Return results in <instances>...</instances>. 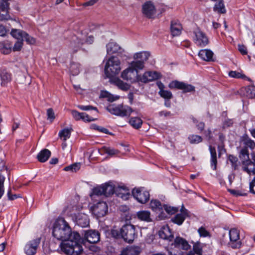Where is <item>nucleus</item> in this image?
Returning a JSON list of instances; mask_svg holds the SVG:
<instances>
[{"mask_svg":"<svg viewBox=\"0 0 255 255\" xmlns=\"http://www.w3.org/2000/svg\"><path fill=\"white\" fill-rule=\"evenodd\" d=\"M84 40V44H92L94 41V37L93 36H88L85 37H81Z\"/></svg>","mask_w":255,"mask_h":255,"instance_id":"obj_61","label":"nucleus"},{"mask_svg":"<svg viewBox=\"0 0 255 255\" xmlns=\"http://www.w3.org/2000/svg\"><path fill=\"white\" fill-rule=\"evenodd\" d=\"M98 151L102 155L104 153H107L110 156H114L117 155L119 153V151L118 150L107 147H103L101 149H99Z\"/></svg>","mask_w":255,"mask_h":255,"instance_id":"obj_37","label":"nucleus"},{"mask_svg":"<svg viewBox=\"0 0 255 255\" xmlns=\"http://www.w3.org/2000/svg\"><path fill=\"white\" fill-rule=\"evenodd\" d=\"M134 198L140 203L145 204L149 199L150 195L143 187L134 188L132 191Z\"/></svg>","mask_w":255,"mask_h":255,"instance_id":"obj_6","label":"nucleus"},{"mask_svg":"<svg viewBox=\"0 0 255 255\" xmlns=\"http://www.w3.org/2000/svg\"><path fill=\"white\" fill-rule=\"evenodd\" d=\"M129 124L133 128L138 129L141 127L142 124V121L139 118L132 117L129 120Z\"/></svg>","mask_w":255,"mask_h":255,"instance_id":"obj_39","label":"nucleus"},{"mask_svg":"<svg viewBox=\"0 0 255 255\" xmlns=\"http://www.w3.org/2000/svg\"><path fill=\"white\" fill-rule=\"evenodd\" d=\"M80 168V164L76 163L64 167V170L66 171L76 172Z\"/></svg>","mask_w":255,"mask_h":255,"instance_id":"obj_49","label":"nucleus"},{"mask_svg":"<svg viewBox=\"0 0 255 255\" xmlns=\"http://www.w3.org/2000/svg\"><path fill=\"white\" fill-rule=\"evenodd\" d=\"M156 85L159 89L158 94L161 97L167 100H170L173 98V95L170 91L164 90V85L161 81H157Z\"/></svg>","mask_w":255,"mask_h":255,"instance_id":"obj_21","label":"nucleus"},{"mask_svg":"<svg viewBox=\"0 0 255 255\" xmlns=\"http://www.w3.org/2000/svg\"><path fill=\"white\" fill-rule=\"evenodd\" d=\"M104 195V189L103 185H102L101 186H99V187L94 188L93 190L92 194L91 196H92L93 195L99 196V195Z\"/></svg>","mask_w":255,"mask_h":255,"instance_id":"obj_52","label":"nucleus"},{"mask_svg":"<svg viewBox=\"0 0 255 255\" xmlns=\"http://www.w3.org/2000/svg\"><path fill=\"white\" fill-rule=\"evenodd\" d=\"M180 213L177 214L174 217L171 219L172 222L178 225H181L188 215V210L185 209L183 205H182L180 209Z\"/></svg>","mask_w":255,"mask_h":255,"instance_id":"obj_19","label":"nucleus"},{"mask_svg":"<svg viewBox=\"0 0 255 255\" xmlns=\"http://www.w3.org/2000/svg\"><path fill=\"white\" fill-rule=\"evenodd\" d=\"M40 243V239L37 238L28 242L25 246L24 252L27 255H34Z\"/></svg>","mask_w":255,"mask_h":255,"instance_id":"obj_12","label":"nucleus"},{"mask_svg":"<svg viewBox=\"0 0 255 255\" xmlns=\"http://www.w3.org/2000/svg\"><path fill=\"white\" fill-rule=\"evenodd\" d=\"M209 150L211 154V166L213 167V169L215 170L217 169V153L216 150L214 147L211 145L209 146Z\"/></svg>","mask_w":255,"mask_h":255,"instance_id":"obj_33","label":"nucleus"},{"mask_svg":"<svg viewBox=\"0 0 255 255\" xmlns=\"http://www.w3.org/2000/svg\"><path fill=\"white\" fill-rule=\"evenodd\" d=\"M12 50V43L8 40L0 42V51L3 54H8Z\"/></svg>","mask_w":255,"mask_h":255,"instance_id":"obj_28","label":"nucleus"},{"mask_svg":"<svg viewBox=\"0 0 255 255\" xmlns=\"http://www.w3.org/2000/svg\"><path fill=\"white\" fill-rule=\"evenodd\" d=\"M250 191L255 194V177L250 184Z\"/></svg>","mask_w":255,"mask_h":255,"instance_id":"obj_64","label":"nucleus"},{"mask_svg":"<svg viewBox=\"0 0 255 255\" xmlns=\"http://www.w3.org/2000/svg\"><path fill=\"white\" fill-rule=\"evenodd\" d=\"M107 54L112 55L116 54L119 56L124 55L125 50L116 42H110L106 45Z\"/></svg>","mask_w":255,"mask_h":255,"instance_id":"obj_11","label":"nucleus"},{"mask_svg":"<svg viewBox=\"0 0 255 255\" xmlns=\"http://www.w3.org/2000/svg\"><path fill=\"white\" fill-rule=\"evenodd\" d=\"M76 222L78 225L85 227L89 224L88 217L85 214L78 213L76 216Z\"/></svg>","mask_w":255,"mask_h":255,"instance_id":"obj_26","label":"nucleus"},{"mask_svg":"<svg viewBox=\"0 0 255 255\" xmlns=\"http://www.w3.org/2000/svg\"><path fill=\"white\" fill-rule=\"evenodd\" d=\"M229 75L231 77L235 78H243V79H244L246 77V76L245 75L242 74L241 73L237 72V71H230L229 73Z\"/></svg>","mask_w":255,"mask_h":255,"instance_id":"obj_56","label":"nucleus"},{"mask_svg":"<svg viewBox=\"0 0 255 255\" xmlns=\"http://www.w3.org/2000/svg\"><path fill=\"white\" fill-rule=\"evenodd\" d=\"M23 40H17V41L14 43V46L12 48V50L13 51H20L23 45Z\"/></svg>","mask_w":255,"mask_h":255,"instance_id":"obj_55","label":"nucleus"},{"mask_svg":"<svg viewBox=\"0 0 255 255\" xmlns=\"http://www.w3.org/2000/svg\"><path fill=\"white\" fill-rule=\"evenodd\" d=\"M228 191L232 194L236 196H247V194L246 193H242L239 190H236L234 189H228Z\"/></svg>","mask_w":255,"mask_h":255,"instance_id":"obj_60","label":"nucleus"},{"mask_svg":"<svg viewBox=\"0 0 255 255\" xmlns=\"http://www.w3.org/2000/svg\"><path fill=\"white\" fill-rule=\"evenodd\" d=\"M137 219L140 221L150 222L152 221L150 213L148 211H140L136 213Z\"/></svg>","mask_w":255,"mask_h":255,"instance_id":"obj_31","label":"nucleus"},{"mask_svg":"<svg viewBox=\"0 0 255 255\" xmlns=\"http://www.w3.org/2000/svg\"><path fill=\"white\" fill-rule=\"evenodd\" d=\"M22 39L25 40L27 44L31 45L35 44L36 41L34 38L29 35L26 32H25L24 35H23Z\"/></svg>","mask_w":255,"mask_h":255,"instance_id":"obj_51","label":"nucleus"},{"mask_svg":"<svg viewBox=\"0 0 255 255\" xmlns=\"http://www.w3.org/2000/svg\"><path fill=\"white\" fill-rule=\"evenodd\" d=\"M71 114L73 117L76 120L79 121L80 120L84 122H91L94 121V119L90 117L87 114L85 113H79L76 110H72Z\"/></svg>","mask_w":255,"mask_h":255,"instance_id":"obj_24","label":"nucleus"},{"mask_svg":"<svg viewBox=\"0 0 255 255\" xmlns=\"http://www.w3.org/2000/svg\"><path fill=\"white\" fill-rule=\"evenodd\" d=\"M246 96L250 99L255 98V86H249L246 88Z\"/></svg>","mask_w":255,"mask_h":255,"instance_id":"obj_48","label":"nucleus"},{"mask_svg":"<svg viewBox=\"0 0 255 255\" xmlns=\"http://www.w3.org/2000/svg\"><path fill=\"white\" fill-rule=\"evenodd\" d=\"M182 26L177 20H172L170 24V31L173 36L179 35L182 31Z\"/></svg>","mask_w":255,"mask_h":255,"instance_id":"obj_25","label":"nucleus"},{"mask_svg":"<svg viewBox=\"0 0 255 255\" xmlns=\"http://www.w3.org/2000/svg\"><path fill=\"white\" fill-rule=\"evenodd\" d=\"M101 96L104 98H107L108 101L111 102L116 101L120 98V96H114L107 91L103 92L101 94Z\"/></svg>","mask_w":255,"mask_h":255,"instance_id":"obj_46","label":"nucleus"},{"mask_svg":"<svg viewBox=\"0 0 255 255\" xmlns=\"http://www.w3.org/2000/svg\"><path fill=\"white\" fill-rule=\"evenodd\" d=\"M116 193L124 199H127L129 195V190L125 186L119 187L116 188Z\"/></svg>","mask_w":255,"mask_h":255,"instance_id":"obj_38","label":"nucleus"},{"mask_svg":"<svg viewBox=\"0 0 255 255\" xmlns=\"http://www.w3.org/2000/svg\"><path fill=\"white\" fill-rule=\"evenodd\" d=\"M72 130V128H64L59 131L58 135L61 139H62L63 141H65L67 139L70 138Z\"/></svg>","mask_w":255,"mask_h":255,"instance_id":"obj_40","label":"nucleus"},{"mask_svg":"<svg viewBox=\"0 0 255 255\" xmlns=\"http://www.w3.org/2000/svg\"><path fill=\"white\" fill-rule=\"evenodd\" d=\"M104 189V195L109 196L116 193V189L114 185L112 182H108L103 185Z\"/></svg>","mask_w":255,"mask_h":255,"instance_id":"obj_34","label":"nucleus"},{"mask_svg":"<svg viewBox=\"0 0 255 255\" xmlns=\"http://www.w3.org/2000/svg\"><path fill=\"white\" fill-rule=\"evenodd\" d=\"M171 246L178 249L186 251L190 249L191 248L188 242L185 239L180 237H177L175 239L174 243L171 244Z\"/></svg>","mask_w":255,"mask_h":255,"instance_id":"obj_17","label":"nucleus"},{"mask_svg":"<svg viewBox=\"0 0 255 255\" xmlns=\"http://www.w3.org/2000/svg\"><path fill=\"white\" fill-rule=\"evenodd\" d=\"M214 11L219 13H225L226 12L224 4L222 0L217 2L214 6Z\"/></svg>","mask_w":255,"mask_h":255,"instance_id":"obj_42","label":"nucleus"},{"mask_svg":"<svg viewBox=\"0 0 255 255\" xmlns=\"http://www.w3.org/2000/svg\"><path fill=\"white\" fill-rule=\"evenodd\" d=\"M52 235L57 240L62 241L60 247L66 255H80L83 252L82 241L79 234L72 232L64 219L61 218L56 220Z\"/></svg>","mask_w":255,"mask_h":255,"instance_id":"obj_1","label":"nucleus"},{"mask_svg":"<svg viewBox=\"0 0 255 255\" xmlns=\"http://www.w3.org/2000/svg\"><path fill=\"white\" fill-rule=\"evenodd\" d=\"M241 142L244 145L243 148H246L248 150V148L253 149L255 147V142L247 134L244 135L241 137Z\"/></svg>","mask_w":255,"mask_h":255,"instance_id":"obj_27","label":"nucleus"},{"mask_svg":"<svg viewBox=\"0 0 255 255\" xmlns=\"http://www.w3.org/2000/svg\"><path fill=\"white\" fill-rule=\"evenodd\" d=\"M83 44L84 40L81 37L74 35L72 37L69 47L71 49L72 52L75 53L81 48Z\"/></svg>","mask_w":255,"mask_h":255,"instance_id":"obj_14","label":"nucleus"},{"mask_svg":"<svg viewBox=\"0 0 255 255\" xmlns=\"http://www.w3.org/2000/svg\"><path fill=\"white\" fill-rule=\"evenodd\" d=\"M122 68L119 59L114 56H111L107 60L105 66V74L107 78H111L118 74Z\"/></svg>","mask_w":255,"mask_h":255,"instance_id":"obj_2","label":"nucleus"},{"mask_svg":"<svg viewBox=\"0 0 255 255\" xmlns=\"http://www.w3.org/2000/svg\"><path fill=\"white\" fill-rule=\"evenodd\" d=\"M230 242L229 246L233 249H239L241 246V242L240 240V232L235 228L231 229L229 233Z\"/></svg>","mask_w":255,"mask_h":255,"instance_id":"obj_7","label":"nucleus"},{"mask_svg":"<svg viewBox=\"0 0 255 255\" xmlns=\"http://www.w3.org/2000/svg\"><path fill=\"white\" fill-rule=\"evenodd\" d=\"M108 205L105 202H99L93 208L94 214L98 217L101 218L105 216L108 212Z\"/></svg>","mask_w":255,"mask_h":255,"instance_id":"obj_13","label":"nucleus"},{"mask_svg":"<svg viewBox=\"0 0 255 255\" xmlns=\"http://www.w3.org/2000/svg\"><path fill=\"white\" fill-rule=\"evenodd\" d=\"M160 238L164 240L171 241L173 239V235L171 229L168 226H163L159 232Z\"/></svg>","mask_w":255,"mask_h":255,"instance_id":"obj_23","label":"nucleus"},{"mask_svg":"<svg viewBox=\"0 0 255 255\" xmlns=\"http://www.w3.org/2000/svg\"><path fill=\"white\" fill-rule=\"evenodd\" d=\"M78 108L81 110L83 111H88L90 110H97V108L93 107L91 106H83V105H79L78 106Z\"/></svg>","mask_w":255,"mask_h":255,"instance_id":"obj_62","label":"nucleus"},{"mask_svg":"<svg viewBox=\"0 0 255 255\" xmlns=\"http://www.w3.org/2000/svg\"><path fill=\"white\" fill-rule=\"evenodd\" d=\"M122 237L128 243H132L135 239L136 234L133 225L127 224L121 228Z\"/></svg>","mask_w":255,"mask_h":255,"instance_id":"obj_5","label":"nucleus"},{"mask_svg":"<svg viewBox=\"0 0 255 255\" xmlns=\"http://www.w3.org/2000/svg\"><path fill=\"white\" fill-rule=\"evenodd\" d=\"M112 82L117 86L120 89L126 91L129 89V85L124 82L120 79L117 78L113 80Z\"/></svg>","mask_w":255,"mask_h":255,"instance_id":"obj_36","label":"nucleus"},{"mask_svg":"<svg viewBox=\"0 0 255 255\" xmlns=\"http://www.w3.org/2000/svg\"><path fill=\"white\" fill-rule=\"evenodd\" d=\"M51 155V152L47 149L42 150L37 155L38 160L40 162H45L46 161Z\"/></svg>","mask_w":255,"mask_h":255,"instance_id":"obj_32","label":"nucleus"},{"mask_svg":"<svg viewBox=\"0 0 255 255\" xmlns=\"http://www.w3.org/2000/svg\"><path fill=\"white\" fill-rule=\"evenodd\" d=\"M160 74L156 71H147L143 75L139 76V81L143 83H147L158 79L160 77Z\"/></svg>","mask_w":255,"mask_h":255,"instance_id":"obj_16","label":"nucleus"},{"mask_svg":"<svg viewBox=\"0 0 255 255\" xmlns=\"http://www.w3.org/2000/svg\"><path fill=\"white\" fill-rule=\"evenodd\" d=\"M0 78L1 85L5 86L12 79L11 74L5 68H0Z\"/></svg>","mask_w":255,"mask_h":255,"instance_id":"obj_22","label":"nucleus"},{"mask_svg":"<svg viewBox=\"0 0 255 255\" xmlns=\"http://www.w3.org/2000/svg\"><path fill=\"white\" fill-rule=\"evenodd\" d=\"M188 139L191 144H198L202 141V137L198 135L192 134L188 136Z\"/></svg>","mask_w":255,"mask_h":255,"instance_id":"obj_47","label":"nucleus"},{"mask_svg":"<svg viewBox=\"0 0 255 255\" xmlns=\"http://www.w3.org/2000/svg\"><path fill=\"white\" fill-rule=\"evenodd\" d=\"M129 67L131 69L136 70L137 73L138 71L144 68V63L142 61L135 60L131 62L129 64Z\"/></svg>","mask_w":255,"mask_h":255,"instance_id":"obj_41","label":"nucleus"},{"mask_svg":"<svg viewBox=\"0 0 255 255\" xmlns=\"http://www.w3.org/2000/svg\"><path fill=\"white\" fill-rule=\"evenodd\" d=\"M168 87L171 89H177L182 90L184 93L191 92L195 91V87L192 85L186 84L177 80L171 82L168 85Z\"/></svg>","mask_w":255,"mask_h":255,"instance_id":"obj_9","label":"nucleus"},{"mask_svg":"<svg viewBox=\"0 0 255 255\" xmlns=\"http://www.w3.org/2000/svg\"><path fill=\"white\" fill-rule=\"evenodd\" d=\"M121 77L125 80L131 83L139 81V76L137 72L128 67L121 73Z\"/></svg>","mask_w":255,"mask_h":255,"instance_id":"obj_8","label":"nucleus"},{"mask_svg":"<svg viewBox=\"0 0 255 255\" xmlns=\"http://www.w3.org/2000/svg\"><path fill=\"white\" fill-rule=\"evenodd\" d=\"M80 65L79 63L72 62L70 64V71L71 74L75 76L78 75L80 72Z\"/></svg>","mask_w":255,"mask_h":255,"instance_id":"obj_45","label":"nucleus"},{"mask_svg":"<svg viewBox=\"0 0 255 255\" xmlns=\"http://www.w3.org/2000/svg\"><path fill=\"white\" fill-rule=\"evenodd\" d=\"M150 56V53L147 51H141L136 53L133 55L134 60L138 61H142L144 63V61H146Z\"/></svg>","mask_w":255,"mask_h":255,"instance_id":"obj_35","label":"nucleus"},{"mask_svg":"<svg viewBox=\"0 0 255 255\" xmlns=\"http://www.w3.org/2000/svg\"><path fill=\"white\" fill-rule=\"evenodd\" d=\"M238 49L241 53L243 55H247L248 53L247 48L244 45L239 44L238 45Z\"/></svg>","mask_w":255,"mask_h":255,"instance_id":"obj_63","label":"nucleus"},{"mask_svg":"<svg viewBox=\"0 0 255 255\" xmlns=\"http://www.w3.org/2000/svg\"><path fill=\"white\" fill-rule=\"evenodd\" d=\"M47 119L50 120L51 122H52L54 120L55 118V114L52 109L49 108L47 109Z\"/></svg>","mask_w":255,"mask_h":255,"instance_id":"obj_59","label":"nucleus"},{"mask_svg":"<svg viewBox=\"0 0 255 255\" xmlns=\"http://www.w3.org/2000/svg\"><path fill=\"white\" fill-rule=\"evenodd\" d=\"M85 238L90 243L96 244L100 240V234L98 231L91 230L85 232Z\"/></svg>","mask_w":255,"mask_h":255,"instance_id":"obj_15","label":"nucleus"},{"mask_svg":"<svg viewBox=\"0 0 255 255\" xmlns=\"http://www.w3.org/2000/svg\"><path fill=\"white\" fill-rule=\"evenodd\" d=\"M123 251L124 255H139L141 252V249L138 246H129Z\"/></svg>","mask_w":255,"mask_h":255,"instance_id":"obj_29","label":"nucleus"},{"mask_svg":"<svg viewBox=\"0 0 255 255\" xmlns=\"http://www.w3.org/2000/svg\"><path fill=\"white\" fill-rule=\"evenodd\" d=\"M213 52L209 49H202L199 52V57L206 61H210L212 60Z\"/></svg>","mask_w":255,"mask_h":255,"instance_id":"obj_30","label":"nucleus"},{"mask_svg":"<svg viewBox=\"0 0 255 255\" xmlns=\"http://www.w3.org/2000/svg\"><path fill=\"white\" fill-rule=\"evenodd\" d=\"M228 160L232 164V167L236 170L237 168V167L238 166V158L237 157L232 155H230L228 157Z\"/></svg>","mask_w":255,"mask_h":255,"instance_id":"obj_53","label":"nucleus"},{"mask_svg":"<svg viewBox=\"0 0 255 255\" xmlns=\"http://www.w3.org/2000/svg\"><path fill=\"white\" fill-rule=\"evenodd\" d=\"M150 208L153 211H160L162 209L160 202L157 200H152L150 201Z\"/></svg>","mask_w":255,"mask_h":255,"instance_id":"obj_44","label":"nucleus"},{"mask_svg":"<svg viewBox=\"0 0 255 255\" xmlns=\"http://www.w3.org/2000/svg\"><path fill=\"white\" fill-rule=\"evenodd\" d=\"M8 3L6 0H0V20H7L10 16L8 12Z\"/></svg>","mask_w":255,"mask_h":255,"instance_id":"obj_18","label":"nucleus"},{"mask_svg":"<svg viewBox=\"0 0 255 255\" xmlns=\"http://www.w3.org/2000/svg\"><path fill=\"white\" fill-rule=\"evenodd\" d=\"M111 235L115 238H120L122 237L121 229L118 230L116 229H113L111 232Z\"/></svg>","mask_w":255,"mask_h":255,"instance_id":"obj_58","label":"nucleus"},{"mask_svg":"<svg viewBox=\"0 0 255 255\" xmlns=\"http://www.w3.org/2000/svg\"><path fill=\"white\" fill-rule=\"evenodd\" d=\"M142 11L146 17L151 18L155 13V8L150 1H148L143 5Z\"/></svg>","mask_w":255,"mask_h":255,"instance_id":"obj_20","label":"nucleus"},{"mask_svg":"<svg viewBox=\"0 0 255 255\" xmlns=\"http://www.w3.org/2000/svg\"><path fill=\"white\" fill-rule=\"evenodd\" d=\"M25 31L20 29H12L10 32L11 35L14 38L17 40L22 39L23 35H24Z\"/></svg>","mask_w":255,"mask_h":255,"instance_id":"obj_43","label":"nucleus"},{"mask_svg":"<svg viewBox=\"0 0 255 255\" xmlns=\"http://www.w3.org/2000/svg\"><path fill=\"white\" fill-rule=\"evenodd\" d=\"M193 251L195 253V254L198 255H202V246L201 244L197 242L195 243L193 246Z\"/></svg>","mask_w":255,"mask_h":255,"instance_id":"obj_50","label":"nucleus"},{"mask_svg":"<svg viewBox=\"0 0 255 255\" xmlns=\"http://www.w3.org/2000/svg\"><path fill=\"white\" fill-rule=\"evenodd\" d=\"M198 232L200 237H207L210 236L209 232L203 227H201L198 230Z\"/></svg>","mask_w":255,"mask_h":255,"instance_id":"obj_57","label":"nucleus"},{"mask_svg":"<svg viewBox=\"0 0 255 255\" xmlns=\"http://www.w3.org/2000/svg\"><path fill=\"white\" fill-rule=\"evenodd\" d=\"M107 110L112 114L122 117L129 116L133 112V110L130 107L124 106L122 104L118 106L114 105H109L107 107Z\"/></svg>","mask_w":255,"mask_h":255,"instance_id":"obj_4","label":"nucleus"},{"mask_svg":"<svg viewBox=\"0 0 255 255\" xmlns=\"http://www.w3.org/2000/svg\"><path fill=\"white\" fill-rule=\"evenodd\" d=\"M193 41L198 46H205L209 43V39L206 34L197 29L194 31Z\"/></svg>","mask_w":255,"mask_h":255,"instance_id":"obj_10","label":"nucleus"},{"mask_svg":"<svg viewBox=\"0 0 255 255\" xmlns=\"http://www.w3.org/2000/svg\"><path fill=\"white\" fill-rule=\"evenodd\" d=\"M165 211L170 215H173L178 211V208L168 206L166 205H163Z\"/></svg>","mask_w":255,"mask_h":255,"instance_id":"obj_54","label":"nucleus"},{"mask_svg":"<svg viewBox=\"0 0 255 255\" xmlns=\"http://www.w3.org/2000/svg\"><path fill=\"white\" fill-rule=\"evenodd\" d=\"M240 158L242 160L243 169L249 174H255V163L249 158V152L246 148H242L240 151Z\"/></svg>","mask_w":255,"mask_h":255,"instance_id":"obj_3","label":"nucleus"}]
</instances>
